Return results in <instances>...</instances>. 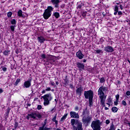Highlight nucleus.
Instances as JSON below:
<instances>
[{
  "label": "nucleus",
  "mask_w": 130,
  "mask_h": 130,
  "mask_svg": "<svg viewBox=\"0 0 130 130\" xmlns=\"http://www.w3.org/2000/svg\"><path fill=\"white\" fill-rule=\"evenodd\" d=\"M121 104H122V105H123V106H126V105H127L126 104V102H125V101H124V100L122 101Z\"/></svg>",
  "instance_id": "obj_41"
},
{
  "label": "nucleus",
  "mask_w": 130,
  "mask_h": 130,
  "mask_svg": "<svg viewBox=\"0 0 130 130\" xmlns=\"http://www.w3.org/2000/svg\"><path fill=\"white\" fill-rule=\"evenodd\" d=\"M101 123L100 120L92 121L90 126L93 130H101Z\"/></svg>",
  "instance_id": "obj_7"
},
{
  "label": "nucleus",
  "mask_w": 130,
  "mask_h": 130,
  "mask_svg": "<svg viewBox=\"0 0 130 130\" xmlns=\"http://www.w3.org/2000/svg\"><path fill=\"white\" fill-rule=\"evenodd\" d=\"M10 54H11V50H5L3 52V55L5 56H9V55H10Z\"/></svg>",
  "instance_id": "obj_20"
},
{
  "label": "nucleus",
  "mask_w": 130,
  "mask_h": 130,
  "mask_svg": "<svg viewBox=\"0 0 130 130\" xmlns=\"http://www.w3.org/2000/svg\"><path fill=\"white\" fill-rule=\"evenodd\" d=\"M116 8H117L118 10L119 9L118 8H119L120 10L122 11V10L124 9V4H123V2L117 1V2L115 4L114 8L115 9Z\"/></svg>",
  "instance_id": "obj_10"
},
{
  "label": "nucleus",
  "mask_w": 130,
  "mask_h": 130,
  "mask_svg": "<svg viewBox=\"0 0 130 130\" xmlns=\"http://www.w3.org/2000/svg\"><path fill=\"white\" fill-rule=\"evenodd\" d=\"M68 114L66 113L63 115V116L61 118L60 121H64L66 119H67V117H68Z\"/></svg>",
  "instance_id": "obj_25"
},
{
  "label": "nucleus",
  "mask_w": 130,
  "mask_h": 130,
  "mask_svg": "<svg viewBox=\"0 0 130 130\" xmlns=\"http://www.w3.org/2000/svg\"><path fill=\"white\" fill-rule=\"evenodd\" d=\"M13 15V13L11 11H9L7 13L8 18H11Z\"/></svg>",
  "instance_id": "obj_34"
},
{
  "label": "nucleus",
  "mask_w": 130,
  "mask_h": 130,
  "mask_svg": "<svg viewBox=\"0 0 130 130\" xmlns=\"http://www.w3.org/2000/svg\"><path fill=\"white\" fill-rule=\"evenodd\" d=\"M41 58L43 59H45L46 58V55L45 54H42L41 56Z\"/></svg>",
  "instance_id": "obj_44"
},
{
  "label": "nucleus",
  "mask_w": 130,
  "mask_h": 130,
  "mask_svg": "<svg viewBox=\"0 0 130 130\" xmlns=\"http://www.w3.org/2000/svg\"><path fill=\"white\" fill-rule=\"evenodd\" d=\"M56 115L57 114H56L51 119V120L53 122H55V126L56 127H57V125L58 124V121L56 120Z\"/></svg>",
  "instance_id": "obj_19"
},
{
  "label": "nucleus",
  "mask_w": 130,
  "mask_h": 130,
  "mask_svg": "<svg viewBox=\"0 0 130 130\" xmlns=\"http://www.w3.org/2000/svg\"><path fill=\"white\" fill-rule=\"evenodd\" d=\"M28 116H30L31 118H33V119H41V118H42V115H41L39 112L36 113H31L30 114H28ZM37 118L38 119H37Z\"/></svg>",
  "instance_id": "obj_8"
},
{
  "label": "nucleus",
  "mask_w": 130,
  "mask_h": 130,
  "mask_svg": "<svg viewBox=\"0 0 130 130\" xmlns=\"http://www.w3.org/2000/svg\"><path fill=\"white\" fill-rule=\"evenodd\" d=\"M32 83V77H29L27 81H25L23 85V88H30Z\"/></svg>",
  "instance_id": "obj_9"
},
{
  "label": "nucleus",
  "mask_w": 130,
  "mask_h": 130,
  "mask_svg": "<svg viewBox=\"0 0 130 130\" xmlns=\"http://www.w3.org/2000/svg\"><path fill=\"white\" fill-rule=\"evenodd\" d=\"M83 7H84V4H83V3L82 2H80L77 5V6L76 7V9L77 11H78V12H80V11L82 10V8H83Z\"/></svg>",
  "instance_id": "obj_18"
},
{
  "label": "nucleus",
  "mask_w": 130,
  "mask_h": 130,
  "mask_svg": "<svg viewBox=\"0 0 130 130\" xmlns=\"http://www.w3.org/2000/svg\"><path fill=\"white\" fill-rule=\"evenodd\" d=\"M76 67L78 68L79 71H85V64L81 63L80 62H76Z\"/></svg>",
  "instance_id": "obj_15"
},
{
  "label": "nucleus",
  "mask_w": 130,
  "mask_h": 130,
  "mask_svg": "<svg viewBox=\"0 0 130 130\" xmlns=\"http://www.w3.org/2000/svg\"><path fill=\"white\" fill-rule=\"evenodd\" d=\"M71 124L74 130H83V123L79 119H71Z\"/></svg>",
  "instance_id": "obj_4"
},
{
  "label": "nucleus",
  "mask_w": 130,
  "mask_h": 130,
  "mask_svg": "<svg viewBox=\"0 0 130 130\" xmlns=\"http://www.w3.org/2000/svg\"><path fill=\"white\" fill-rule=\"evenodd\" d=\"M47 119H45L44 121V124H47Z\"/></svg>",
  "instance_id": "obj_58"
},
{
  "label": "nucleus",
  "mask_w": 130,
  "mask_h": 130,
  "mask_svg": "<svg viewBox=\"0 0 130 130\" xmlns=\"http://www.w3.org/2000/svg\"><path fill=\"white\" fill-rule=\"evenodd\" d=\"M84 96L85 99H88L89 106H93V98L94 97V92L92 90H89L87 91H84Z\"/></svg>",
  "instance_id": "obj_3"
},
{
  "label": "nucleus",
  "mask_w": 130,
  "mask_h": 130,
  "mask_svg": "<svg viewBox=\"0 0 130 130\" xmlns=\"http://www.w3.org/2000/svg\"><path fill=\"white\" fill-rule=\"evenodd\" d=\"M1 68H2V71H3L4 73H6L8 70V69L6 67H5V66H1Z\"/></svg>",
  "instance_id": "obj_38"
},
{
  "label": "nucleus",
  "mask_w": 130,
  "mask_h": 130,
  "mask_svg": "<svg viewBox=\"0 0 130 130\" xmlns=\"http://www.w3.org/2000/svg\"><path fill=\"white\" fill-rule=\"evenodd\" d=\"M51 3L54 6L55 9H57L58 10L59 9V3H60L59 0H51Z\"/></svg>",
  "instance_id": "obj_13"
},
{
  "label": "nucleus",
  "mask_w": 130,
  "mask_h": 130,
  "mask_svg": "<svg viewBox=\"0 0 130 130\" xmlns=\"http://www.w3.org/2000/svg\"><path fill=\"white\" fill-rule=\"evenodd\" d=\"M115 98H116V100H117V101H118V100L119 99V94H117V95H116Z\"/></svg>",
  "instance_id": "obj_47"
},
{
  "label": "nucleus",
  "mask_w": 130,
  "mask_h": 130,
  "mask_svg": "<svg viewBox=\"0 0 130 130\" xmlns=\"http://www.w3.org/2000/svg\"><path fill=\"white\" fill-rule=\"evenodd\" d=\"M101 105H102V106H103V107H105V110H109V108L107 107L105 105V102H104V105H103V104L101 103Z\"/></svg>",
  "instance_id": "obj_40"
},
{
  "label": "nucleus",
  "mask_w": 130,
  "mask_h": 130,
  "mask_svg": "<svg viewBox=\"0 0 130 130\" xmlns=\"http://www.w3.org/2000/svg\"><path fill=\"white\" fill-rule=\"evenodd\" d=\"M42 109V106H41L40 105H38L37 106L38 110H41Z\"/></svg>",
  "instance_id": "obj_45"
},
{
  "label": "nucleus",
  "mask_w": 130,
  "mask_h": 130,
  "mask_svg": "<svg viewBox=\"0 0 130 130\" xmlns=\"http://www.w3.org/2000/svg\"><path fill=\"white\" fill-rule=\"evenodd\" d=\"M83 92H84V88L82 85H80V87H78L76 90V95H78L79 97L82 96V93H83Z\"/></svg>",
  "instance_id": "obj_14"
},
{
  "label": "nucleus",
  "mask_w": 130,
  "mask_h": 130,
  "mask_svg": "<svg viewBox=\"0 0 130 130\" xmlns=\"http://www.w3.org/2000/svg\"><path fill=\"white\" fill-rule=\"evenodd\" d=\"M14 128L15 129H17L18 128V126H19V122H17V120L14 119Z\"/></svg>",
  "instance_id": "obj_26"
},
{
  "label": "nucleus",
  "mask_w": 130,
  "mask_h": 130,
  "mask_svg": "<svg viewBox=\"0 0 130 130\" xmlns=\"http://www.w3.org/2000/svg\"><path fill=\"white\" fill-rule=\"evenodd\" d=\"M43 130H50V128H48L47 127H44L43 128Z\"/></svg>",
  "instance_id": "obj_56"
},
{
  "label": "nucleus",
  "mask_w": 130,
  "mask_h": 130,
  "mask_svg": "<svg viewBox=\"0 0 130 130\" xmlns=\"http://www.w3.org/2000/svg\"><path fill=\"white\" fill-rule=\"evenodd\" d=\"M54 110H55V108H54L51 110V112H52V111H53Z\"/></svg>",
  "instance_id": "obj_64"
},
{
  "label": "nucleus",
  "mask_w": 130,
  "mask_h": 130,
  "mask_svg": "<svg viewBox=\"0 0 130 130\" xmlns=\"http://www.w3.org/2000/svg\"><path fill=\"white\" fill-rule=\"evenodd\" d=\"M121 82L119 80H117V83H116V86L118 85H121Z\"/></svg>",
  "instance_id": "obj_49"
},
{
  "label": "nucleus",
  "mask_w": 130,
  "mask_h": 130,
  "mask_svg": "<svg viewBox=\"0 0 130 130\" xmlns=\"http://www.w3.org/2000/svg\"><path fill=\"white\" fill-rule=\"evenodd\" d=\"M74 110L75 111H79V107H78V106H76L74 108Z\"/></svg>",
  "instance_id": "obj_52"
},
{
  "label": "nucleus",
  "mask_w": 130,
  "mask_h": 130,
  "mask_svg": "<svg viewBox=\"0 0 130 130\" xmlns=\"http://www.w3.org/2000/svg\"><path fill=\"white\" fill-rule=\"evenodd\" d=\"M82 62H87V60L86 59H82Z\"/></svg>",
  "instance_id": "obj_62"
},
{
  "label": "nucleus",
  "mask_w": 130,
  "mask_h": 130,
  "mask_svg": "<svg viewBox=\"0 0 130 130\" xmlns=\"http://www.w3.org/2000/svg\"><path fill=\"white\" fill-rule=\"evenodd\" d=\"M22 10H23V11H26L27 10V8H26V7H23L22 8Z\"/></svg>",
  "instance_id": "obj_63"
},
{
  "label": "nucleus",
  "mask_w": 130,
  "mask_h": 130,
  "mask_svg": "<svg viewBox=\"0 0 130 130\" xmlns=\"http://www.w3.org/2000/svg\"><path fill=\"white\" fill-rule=\"evenodd\" d=\"M53 11V7L52 6H48L47 9L44 10L43 14V17L45 20H48L52 15V12Z\"/></svg>",
  "instance_id": "obj_5"
},
{
  "label": "nucleus",
  "mask_w": 130,
  "mask_h": 130,
  "mask_svg": "<svg viewBox=\"0 0 130 130\" xmlns=\"http://www.w3.org/2000/svg\"><path fill=\"white\" fill-rule=\"evenodd\" d=\"M11 23L12 25L16 26V24H17V21H16V19H13L11 20Z\"/></svg>",
  "instance_id": "obj_30"
},
{
  "label": "nucleus",
  "mask_w": 130,
  "mask_h": 130,
  "mask_svg": "<svg viewBox=\"0 0 130 130\" xmlns=\"http://www.w3.org/2000/svg\"><path fill=\"white\" fill-rule=\"evenodd\" d=\"M49 84L51 85V86H54V88H56V85H55L54 82L51 81Z\"/></svg>",
  "instance_id": "obj_35"
},
{
  "label": "nucleus",
  "mask_w": 130,
  "mask_h": 130,
  "mask_svg": "<svg viewBox=\"0 0 130 130\" xmlns=\"http://www.w3.org/2000/svg\"><path fill=\"white\" fill-rule=\"evenodd\" d=\"M107 102H108L107 103H112V98H111V96H109L108 97Z\"/></svg>",
  "instance_id": "obj_31"
},
{
  "label": "nucleus",
  "mask_w": 130,
  "mask_h": 130,
  "mask_svg": "<svg viewBox=\"0 0 130 130\" xmlns=\"http://www.w3.org/2000/svg\"><path fill=\"white\" fill-rule=\"evenodd\" d=\"M49 91H51V88L50 87H46L45 89H44L42 91V94H45L46 92H49Z\"/></svg>",
  "instance_id": "obj_23"
},
{
  "label": "nucleus",
  "mask_w": 130,
  "mask_h": 130,
  "mask_svg": "<svg viewBox=\"0 0 130 130\" xmlns=\"http://www.w3.org/2000/svg\"><path fill=\"white\" fill-rule=\"evenodd\" d=\"M126 95L127 96H130V91H127L126 92Z\"/></svg>",
  "instance_id": "obj_55"
},
{
  "label": "nucleus",
  "mask_w": 130,
  "mask_h": 130,
  "mask_svg": "<svg viewBox=\"0 0 130 130\" xmlns=\"http://www.w3.org/2000/svg\"><path fill=\"white\" fill-rule=\"evenodd\" d=\"M106 81V80L105 79V77H103L100 79V83H101V84H103V83H105Z\"/></svg>",
  "instance_id": "obj_28"
},
{
  "label": "nucleus",
  "mask_w": 130,
  "mask_h": 130,
  "mask_svg": "<svg viewBox=\"0 0 130 130\" xmlns=\"http://www.w3.org/2000/svg\"><path fill=\"white\" fill-rule=\"evenodd\" d=\"M64 82L63 83V85L64 86H69V84L70 83V80L68 79V75H66L64 79H63Z\"/></svg>",
  "instance_id": "obj_17"
},
{
  "label": "nucleus",
  "mask_w": 130,
  "mask_h": 130,
  "mask_svg": "<svg viewBox=\"0 0 130 130\" xmlns=\"http://www.w3.org/2000/svg\"><path fill=\"white\" fill-rule=\"evenodd\" d=\"M26 119H27L28 120L30 119V116H29V115H28V116H26Z\"/></svg>",
  "instance_id": "obj_61"
},
{
  "label": "nucleus",
  "mask_w": 130,
  "mask_h": 130,
  "mask_svg": "<svg viewBox=\"0 0 130 130\" xmlns=\"http://www.w3.org/2000/svg\"><path fill=\"white\" fill-rule=\"evenodd\" d=\"M76 56L79 59H83L85 55L83 54L81 50H79V51L76 52Z\"/></svg>",
  "instance_id": "obj_16"
},
{
  "label": "nucleus",
  "mask_w": 130,
  "mask_h": 130,
  "mask_svg": "<svg viewBox=\"0 0 130 130\" xmlns=\"http://www.w3.org/2000/svg\"><path fill=\"white\" fill-rule=\"evenodd\" d=\"M41 98H42L44 100V106H47V105H49V104H50V101H52L53 99V97L50 93H47L43 96H42Z\"/></svg>",
  "instance_id": "obj_6"
},
{
  "label": "nucleus",
  "mask_w": 130,
  "mask_h": 130,
  "mask_svg": "<svg viewBox=\"0 0 130 130\" xmlns=\"http://www.w3.org/2000/svg\"><path fill=\"white\" fill-rule=\"evenodd\" d=\"M20 82H21V79L20 78H18L16 80V81L15 82L14 85L15 86H18V84L20 83Z\"/></svg>",
  "instance_id": "obj_33"
},
{
  "label": "nucleus",
  "mask_w": 130,
  "mask_h": 130,
  "mask_svg": "<svg viewBox=\"0 0 130 130\" xmlns=\"http://www.w3.org/2000/svg\"><path fill=\"white\" fill-rule=\"evenodd\" d=\"M46 124H43L42 126L39 127L40 130H43V128L45 127Z\"/></svg>",
  "instance_id": "obj_43"
},
{
  "label": "nucleus",
  "mask_w": 130,
  "mask_h": 130,
  "mask_svg": "<svg viewBox=\"0 0 130 130\" xmlns=\"http://www.w3.org/2000/svg\"><path fill=\"white\" fill-rule=\"evenodd\" d=\"M64 7H66V5H64V4H62V5H61V9H63V8H64Z\"/></svg>",
  "instance_id": "obj_59"
},
{
  "label": "nucleus",
  "mask_w": 130,
  "mask_h": 130,
  "mask_svg": "<svg viewBox=\"0 0 130 130\" xmlns=\"http://www.w3.org/2000/svg\"><path fill=\"white\" fill-rule=\"evenodd\" d=\"M16 27V25H11L10 26V29L12 32H15V27Z\"/></svg>",
  "instance_id": "obj_36"
},
{
  "label": "nucleus",
  "mask_w": 130,
  "mask_h": 130,
  "mask_svg": "<svg viewBox=\"0 0 130 130\" xmlns=\"http://www.w3.org/2000/svg\"><path fill=\"white\" fill-rule=\"evenodd\" d=\"M114 104L115 106L118 105V101L116 100V101L114 102Z\"/></svg>",
  "instance_id": "obj_53"
},
{
  "label": "nucleus",
  "mask_w": 130,
  "mask_h": 130,
  "mask_svg": "<svg viewBox=\"0 0 130 130\" xmlns=\"http://www.w3.org/2000/svg\"><path fill=\"white\" fill-rule=\"evenodd\" d=\"M109 130H115V127L114 126V124H113V122L111 123L110 125V129Z\"/></svg>",
  "instance_id": "obj_32"
},
{
  "label": "nucleus",
  "mask_w": 130,
  "mask_h": 130,
  "mask_svg": "<svg viewBox=\"0 0 130 130\" xmlns=\"http://www.w3.org/2000/svg\"><path fill=\"white\" fill-rule=\"evenodd\" d=\"M118 15L121 17V16H122V12L121 11H118Z\"/></svg>",
  "instance_id": "obj_50"
},
{
  "label": "nucleus",
  "mask_w": 130,
  "mask_h": 130,
  "mask_svg": "<svg viewBox=\"0 0 130 130\" xmlns=\"http://www.w3.org/2000/svg\"><path fill=\"white\" fill-rule=\"evenodd\" d=\"M107 91H108V87L107 86H102L99 88L98 91L100 99V102L104 106H105L104 102H105L106 100V96L104 92H107Z\"/></svg>",
  "instance_id": "obj_1"
},
{
  "label": "nucleus",
  "mask_w": 130,
  "mask_h": 130,
  "mask_svg": "<svg viewBox=\"0 0 130 130\" xmlns=\"http://www.w3.org/2000/svg\"><path fill=\"white\" fill-rule=\"evenodd\" d=\"M114 15H117V13L118 12V10L117 9V7H116L115 8H114Z\"/></svg>",
  "instance_id": "obj_37"
},
{
  "label": "nucleus",
  "mask_w": 130,
  "mask_h": 130,
  "mask_svg": "<svg viewBox=\"0 0 130 130\" xmlns=\"http://www.w3.org/2000/svg\"><path fill=\"white\" fill-rule=\"evenodd\" d=\"M9 114H10V113H5V119H8V118L9 117Z\"/></svg>",
  "instance_id": "obj_46"
},
{
  "label": "nucleus",
  "mask_w": 130,
  "mask_h": 130,
  "mask_svg": "<svg viewBox=\"0 0 130 130\" xmlns=\"http://www.w3.org/2000/svg\"><path fill=\"white\" fill-rule=\"evenodd\" d=\"M107 105H108V107H110L111 103H106Z\"/></svg>",
  "instance_id": "obj_60"
},
{
  "label": "nucleus",
  "mask_w": 130,
  "mask_h": 130,
  "mask_svg": "<svg viewBox=\"0 0 130 130\" xmlns=\"http://www.w3.org/2000/svg\"><path fill=\"white\" fill-rule=\"evenodd\" d=\"M95 53H97L98 54H99L100 53H103V51H102V50H96L95 51Z\"/></svg>",
  "instance_id": "obj_39"
},
{
  "label": "nucleus",
  "mask_w": 130,
  "mask_h": 130,
  "mask_svg": "<svg viewBox=\"0 0 130 130\" xmlns=\"http://www.w3.org/2000/svg\"><path fill=\"white\" fill-rule=\"evenodd\" d=\"M82 122L83 123L88 124L90 123L91 120H92V116H90V111L88 110V108H86L85 109H83V111L82 112Z\"/></svg>",
  "instance_id": "obj_2"
},
{
  "label": "nucleus",
  "mask_w": 130,
  "mask_h": 130,
  "mask_svg": "<svg viewBox=\"0 0 130 130\" xmlns=\"http://www.w3.org/2000/svg\"><path fill=\"white\" fill-rule=\"evenodd\" d=\"M104 39H103V38H102L100 39L99 42L100 44H103V42H104Z\"/></svg>",
  "instance_id": "obj_42"
},
{
  "label": "nucleus",
  "mask_w": 130,
  "mask_h": 130,
  "mask_svg": "<svg viewBox=\"0 0 130 130\" xmlns=\"http://www.w3.org/2000/svg\"><path fill=\"white\" fill-rule=\"evenodd\" d=\"M111 110L112 112H114V113H115L118 111V109L116 107H113L111 109Z\"/></svg>",
  "instance_id": "obj_27"
},
{
  "label": "nucleus",
  "mask_w": 130,
  "mask_h": 130,
  "mask_svg": "<svg viewBox=\"0 0 130 130\" xmlns=\"http://www.w3.org/2000/svg\"><path fill=\"white\" fill-rule=\"evenodd\" d=\"M17 16L18 17H20L21 18H25V15H24V14H23V11H22V10H19L17 12Z\"/></svg>",
  "instance_id": "obj_21"
},
{
  "label": "nucleus",
  "mask_w": 130,
  "mask_h": 130,
  "mask_svg": "<svg viewBox=\"0 0 130 130\" xmlns=\"http://www.w3.org/2000/svg\"><path fill=\"white\" fill-rule=\"evenodd\" d=\"M87 11H83L81 12V15H82V17L85 19L86 18V15H87Z\"/></svg>",
  "instance_id": "obj_29"
},
{
  "label": "nucleus",
  "mask_w": 130,
  "mask_h": 130,
  "mask_svg": "<svg viewBox=\"0 0 130 130\" xmlns=\"http://www.w3.org/2000/svg\"><path fill=\"white\" fill-rule=\"evenodd\" d=\"M70 115L72 119H79L80 118L79 113H77L75 111H71L70 112Z\"/></svg>",
  "instance_id": "obj_11"
},
{
  "label": "nucleus",
  "mask_w": 130,
  "mask_h": 130,
  "mask_svg": "<svg viewBox=\"0 0 130 130\" xmlns=\"http://www.w3.org/2000/svg\"><path fill=\"white\" fill-rule=\"evenodd\" d=\"M53 17H55V19H58L60 17V14L57 12H54L53 13Z\"/></svg>",
  "instance_id": "obj_24"
},
{
  "label": "nucleus",
  "mask_w": 130,
  "mask_h": 130,
  "mask_svg": "<svg viewBox=\"0 0 130 130\" xmlns=\"http://www.w3.org/2000/svg\"><path fill=\"white\" fill-rule=\"evenodd\" d=\"M2 93H4V90H3V88H0V94H2Z\"/></svg>",
  "instance_id": "obj_57"
},
{
  "label": "nucleus",
  "mask_w": 130,
  "mask_h": 130,
  "mask_svg": "<svg viewBox=\"0 0 130 130\" xmlns=\"http://www.w3.org/2000/svg\"><path fill=\"white\" fill-rule=\"evenodd\" d=\"M70 88H71V89H74L75 88V86H74V84L73 83L70 84Z\"/></svg>",
  "instance_id": "obj_48"
},
{
  "label": "nucleus",
  "mask_w": 130,
  "mask_h": 130,
  "mask_svg": "<svg viewBox=\"0 0 130 130\" xmlns=\"http://www.w3.org/2000/svg\"><path fill=\"white\" fill-rule=\"evenodd\" d=\"M38 40L40 43H44L45 41V39L43 37L40 36L38 37Z\"/></svg>",
  "instance_id": "obj_22"
},
{
  "label": "nucleus",
  "mask_w": 130,
  "mask_h": 130,
  "mask_svg": "<svg viewBox=\"0 0 130 130\" xmlns=\"http://www.w3.org/2000/svg\"><path fill=\"white\" fill-rule=\"evenodd\" d=\"M106 124H109V123H110V120H109V119L106 120Z\"/></svg>",
  "instance_id": "obj_54"
},
{
  "label": "nucleus",
  "mask_w": 130,
  "mask_h": 130,
  "mask_svg": "<svg viewBox=\"0 0 130 130\" xmlns=\"http://www.w3.org/2000/svg\"><path fill=\"white\" fill-rule=\"evenodd\" d=\"M11 111V108L10 107H8V108L6 110V112L8 113H10V111Z\"/></svg>",
  "instance_id": "obj_51"
},
{
  "label": "nucleus",
  "mask_w": 130,
  "mask_h": 130,
  "mask_svg": "<svg viewBox=\"0 0 130 130\" xmlns=\"http://www.w3.org/2000/svg\"><path fill=\"white\" fill-rule=\"evenodd\" d=\"M104 50L108 53H112L114 51V48L111 46H107L104 47Z\"/></svg>",
  "instance_id": "obj_12"
}]
</instances>
